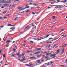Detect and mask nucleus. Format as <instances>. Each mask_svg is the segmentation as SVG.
Masks as SVG:
<instances>
[{
    "mask_svg": "<svg viewBox=\"0 0 67 67\" xmlns=\"http://www.w3.org/2000/svg\"><path fill=\"white\" fill-rule=\"evenodd\" d=\"M59 53V52H57L56 54H58Z\"/></svg>",
    "mask_w": 67,
    "mask_h": 67,
    "instance_id": "obj_59",
    "label": "nucleus"
},
{
    "mask_svg": "<svg viewBox=\"0 0 67 67\" xmlns=\"http://www.w3.org/2000/svg\"><path fill=\"white\" fill-rule=\"evenodd\" d=\"M15 47L16 48V49H17L18 48V47L17 46H15Z\"/></svg>",
    "mask_w": 67,
    "mask_h": 67,
    "instance_id": "obj_49",
    "label": "nucleus"
},
{
    "mask_svg": "<svg viewBox=\"0 0 67 67\" xmlns=\"http://www.w3.org/2000/svg\"><path fill=\"white\" fill-rule=\"evenodd\" d=\"M11 24H8V25L7 26H11Z\"/></svg>",
    "mask_w": 67,
    "mask_h": 67,
    "instance_id": "obj_26",
    "label": "nucleus"
},
{
    "mask_svg": "<svg viewBox=\"0 0 67 67\" xmlns=\"http://www.w3.org/2000/svg\"><path fill=\"white\" fill-rule=\"evenodd\" d=\"M56 45H57V44H55V45H54V46H53V47H55V46H56Z\"/></svg>",
    "mask_w": 67,
    "mask_h": 67,
    "instance_id": "obj_28",
    "label": "nucleus"
},
{
    "mask_svg": "<svg viewBox=\"0 0 67 67\" xmlns=\"http://www.w3.org/2000/svg\"><path fill=\"white\" fill-rule=\"evenodd\" d=\"M51 39L52 40V39H53V38H49V39L48 40H47V41H49V40H51Z\"/></svg>",
    "mask_w": 67,
    "mask_h": 67,
    "instance_id": "obj_17",
    "label": "nucleus"
},
{
    "mask_svg": "<svg viewBox=\"0 0 67 67\" xmlns=\"http://www.w3.org/2000/svg\"><path fill=\"white\" fill-rule=\"evenodd\" d=\"M35 58V57H30V58L32 59Z\"/></svg>",
    "mask_w": 67,
    "mask_h": 67,
    "instance_id": "obj_14",
    "label": "nucleus"
},
{
    "mask_svg": "<svg viewBox=\"0 0 67 67\" xmlns=\"http://www.w3.org/2000/svg\"><path fill=\"white\" fill-rule=\"evenodd\" d=\"M17 18H18V17H16V18L14 19V20H17Z\"/></svg>",
    "mask_w": 67,
    "mask_h": 67,
    "instance_id": "obj_24",
    "label": "nucleus"
},
{
    "mask_svg": "<svg viewBox=\"0 0 67 67\" xmlns=\"http://www.w3.org/2000/svg\"><path fill=\"white\" fill-rule=\"evenodd\" d=\"M54 6H59V8H62V6H61L60 5H54Z\"/></svg>",
    "mask_w": 67,
    "mask_h": 67,
    "instance_id": "obj_10",
    "label": "nucleus"
},
{
    "mask_svg": "<svg viewBox=\"0 0 67 67\" xmlns=\"http://www.w3.org/2000/svg\"><path fill=\"white\" fill-rule=\"evenodd\" d=\"M37 62H40V60H37Z\"/></svg>",
    "mask_w": 67,
    "mask_h": 67,
    "instance_id": "obj_40",
    "label": "nucleus"
},
{
    "mask_svg": "<svg viewBox=\"0 0 67 67\" xmlns=\"http://www.w3.org/2000/svg\"><path fill=\"white\" fill-rule=\"evenodd\" d=\"M48 57H49L48 56H47V57H45L44 58H45V59L47 58V59H48Z\"/></svg>",
    "mask_w": 67,
    "mask_h": 67,
    "instance_id": "obj_25",
    "label": "nucleus"
},
{
    "mask_svg": "<svg viewBox=\"0 0 67 67\" xmlns=\"http://www.w3.org/2000/svg\"><path fill=\"white\" fill-rule=\"evenodd\" d=\"M11 3V1H9L7 2V3Z\"/></svg>",
    "mask_w": 67,
    "mask_h": 67,
    "instance_id": "obj_16",
    "label": "nucleus"
},
{
    "mask_svg": "<svg viewBox=\"0 0 67 67\" xmlns=\"http://www.w3.org/2000/svg\"><path fill=\"white\" fill-rule=\"evenodd\" d=\"M67 2V0H64V1H61L60 2H63V3H66Z\"/></svg>",
    "mask_w": 67,
    "mask_h": 67,
    "instance_id": "obj_3",
    "label": "nucleus"
},
{
    "mask_svg": "<svg viewBox=\"0 0 67 67\" xmlns=\"http://www.w3.org/2000/svg\"><path fill=\"white\" fill-rule=\"evenodd\" d=\"M10 41H11L10 40H7L6 41V43H9L10 42Z\"/></svg>",
    "mask_w": 67,
    "mask_h": 67,
    "instance_id": "obj_9",
    "label": "nucleus"
},
{
    "mask_svg": "<svg viewBox=\"0 0 67 67\" xmlns=\"http://www.w3.org/2000/svg\"><path fill=\"white\" fill-rule=\"evenodd\" d=\"M51 35H52V36H55V35H54V33H52V34H51Z\"/></svg>",
    "mask_w": 67,
    "mask_h": 67,
    "instance_id": "obj_12",
    "label": "nucleus"
},
{
    "mask_svg": "<svg viewBox=\"0 0 67 67\" xmlns=\"http://www.w3.org/2000/svg\"><path fill=\"white\" fill-rule=\"evenodd\" d=\"M50 35L49 34H47V35H46V37H45V38H47V37H48Z\"/></svg>",
    "mask_w": 67,
    "mask_h": 67,
    "instance_id": "obj_7",
    "label": "nucleus"
},
{
    "mask_svg": "<svg viewBox=\"0 0 67 67\" xmlns=\"http://www.w3.org/2000/svg\"><path fill=\"white\" fill-rule=\"evenodd\" d=\"M52 18H53V19H55V16H52Z\"/></svg>",
    "mask_w": 67,
    "mask_h": 67,
    "instance_id": "obj_18",
    "label": "nucleus"
},
{
    "mask_svg": "<svg viewBox=\"0 0 67 67\" xmlns=\"http://www.w3.org/2000/svg\"><path fill=\"white\" fill-rule=\"evenodd\" d=\"M25 55V54L24 53H22V54L21 55L22 56H24Z\"/></svg>",
    "mask_w": 67,
    "mask_h": 67,
    "instance_id": "obj_8",
    "label": "nucleus"
},
{
    "mask_svg": "<svg viewBox=\"0 0 67 67\" xmlns=\"http://www.w3.org/2000/svg\"><path fill=\"white\" fill-rule=\"evenodd\" d=\"M52 54V52H51L49 53H48L46 54V55H50V54Z\"/></svg>",
    "mask_w": 67,
    "mask_h": 67,
    "instance_id": "obj_6",
    "label": "nucleus"
},
{
    "mask_svg": "<svg viewBox=\"0 0 67 67\" xmlns=\"http://www.w3.org/2000/svg\"><path fill=\"white\" fill-rule=\"evenodd\" d=\"M48 45H47L45 46V47H48Z\"/></svg>",
    "mask_w": 67,
    "mask_h": 67,
    "instance_id": "obj_63",
    "label": "nucleus"
},
{
    "mask_svg": "<svg viewBox=\"0 0 67 67\" xmlns=\"http://www.w3.org/2000/svg\"><path fill=\"white\" fill-rule=\"evenodd\" d=\"M25 66H29V65L27 64H26Z\"/></svg>",
    "mask_w": 67,
    "mask_h": 67,
    "instance_id": "obj_61",
    "label": "nucleus"
},
{
    "mask_svg": "<svg viewBox=\"0 0 67 67\" xmlns=\"http://www.w3.org/2000/svg\"><path fill=\"white\" fill-rule=\"evenodd\" d=\"M56 55V54H51V56H52V57H53L54 58H55L56 57L55 56Z\"/></svg>",
    "mask_w": 67,
    "mask_h": 67,
    "instance_id": "obj_2",
    "label": "nucleus"
},
{
    "mask_svg": "<svg viewBox=\"0 0 67 67\" xmlns=\"http://www.w3.org/2000/svg\"><path fill=\"white\" fill-rule=\"evenodd\" d=\"M25 8H22V9H21V10H25Z\"/></svg>",
    "mask_w": 67,
    "mask_h": 67,
    "instance_id": "obj_56",
    "label": "nucleus"
},
{
    "mask_svg": "<svg viewBox=\"0 0 67 67\" xmlns=\"http://www.w3.org/2000/svg\"><path fill=\"white\" fill-rule=\"evenodd\" d=\"M50 65V63H49L47 64V66L48 65Z\"/></svg>",
    "mask_w": 67,
    "mask_h": 67,
    "instance_id": "obj_37",
    "label": "nucleus"
},
{
    "mask_svg": "<svg viewBox=\"0 0 67 67\" xmlns=\"http://www.w3.org/2000/svg\"><path fill=\"white\" fill-rule=\"evenodd\" d=\"M9 5V4H4L3 6L4 7H6V6H8Z\"/></svg>",
    "mask_w": 67,
    "mask_h": 67,
    "instance_id": "obj_5",
    "label": "nucleus"
},
{
    "mask_svg": "<svg viewBox=\"0 0 67 67\" xmlns=\"http://www.w3.org/2000/svg\"><path fill=\"white\" fill-rule=\"evenodd\" d=\"M36 52V53H37V54H38V53H40V51H38V52Z\"/></svg>",
    "mask_w": 67,
    "mask_h": 67,
    "instance_id": "obj_36",
    "label": "nucleus"
},
{
    "mask_svg": "<svg viewBox=\"0 0 67 67\" xmlns=\"http://www.w3.org/2000/svg\"><path fill=\"white\" fill-rule=\"evenodd\" d=\"M30 9L28 10L27 11L26 10V12H28L29 11H30Z\"/></svg>",
    "mask_w": 67,
    "mask_h": 67,
    "instance_id": "obj_30",
    "label": "nucleus"
},
{
    "mask_svg": "<svg viewBox=\"0 0 67 67\" xmlns=\"http://www.w3.org/2000/svg\"><path fill=\"white\" fill-rule=\"evenodd\" d=\"M10 15V14H8V15H6V16H9Z\"/></svg>",
    "mask_w": 67,
    "mask_h": 67,
    "instance_id": "obj_35",
    "label": "nucleus"
},
{
    "mask_svg": "<svg viewBox=\"0 0 67 67\" xmlns=\"http://www.w3.org/2000/svg\"><path fill=\"white\" fill-rule=\"evenodd\" d=\"M0 27L1 28H3V27H4V26H1Z\"/></svg>",
    "mask_w": 67,
    "mask_h": 67,
    "instance_id": "obj_31",
    "label": "nucleus"
},
{
    "mask_svg": "<svg viewBox=\"0 0 67 67\" xmlns=\"http://www.w3.org/2000/svg\"><path fill=\"white\" fill-rule=\"evenodd\" d=\"M9 65V63L5 65V66H6L7 65Z\"/></svg>",
    "mask_w": 67,
    "mask_h": 67,
    "instance_id": "obj_47",
    "label": "nucleus"
},
{
    "mask_svg": "<svg viewBox=\"0 0 67 67\" xmlns=\"http://www.w3.org/2000/svg\"><path fill=\"white\" fill-rule=\"evenodd\" d=\"M29 27V26H28L26 27L25 28V29H27V27Z\"/></svg>",
    "mask_w": 67,
    "mask_h": 67,
    "instance_id": "obj_53",
    "label": "nucleus"
},
{
    "mask_svg": "<svg viewBox=\"0 0 67 67\" xmlns=\"http://www.w3.org/2000/svg\"><path fill=\"white\" fill-rule=\"evenodd\" d=\"M36 56L37 57H40V56H41V55H36Z\"/></svg>",
    "mask_w": 67,
    "mask_h": 67,
    "instance_id": "obj_15",
    "label": "nucleus"
},
{
    "mask_svg": "<svg viewBox=\"0 0 67 67\" xmlns=\"http://www.w3.org/2000/svg\"><path fill=\"white\" fill-rule=\"evenodd\" d=\"M31 25L32 26H35V25H33V24H32Z\"/></svg>",
    "mask_w": 67,
    "mask_h": 67,
    "instance_id": "obj_57",
    "label": "nucleus"
},
{
    "mask_svg": "<svg viewBox=\"0 0 67 67\" xmlns=\"http://www.w3.org/2000/svg\"><path fill=\"white\" fill-rule=\"evenodd\" d=\"M36 41H40V40H41V39H36Z\"/></svg>",
    "mask_w": 67,
    "mask_h": 67,
    "instance_id": "obj_38",
    "label": "nucleus"
},
{
    "mask_svg": "<svg viewBox=\"0 0 67 67\" xmlns=\"http://www.w3.org/2000/svg\"><path fill=\"white\" fill-rule=\"evenodd\" d=\"M29 8V6H27L26 7H25V8H26V9H28V8Z\"/></svg>",
    "mask_w": 67,
    "mask_h": 67,
    "instance_id": "obj_19",
    "label": "nucleus"
},
{
    "mask_svg": "<svg viewBox=\"0 0 67 67\" xmlns=\"http://www.w3.org/2000/svg\"><path fill=\"white\" fill-rule=\"evenodd\" d=\"M59 8V7L58 6H57V7H55V8Z\"/></svg>",
    "mask_w": 67,
    "mask_h": 67,
    "instance_id": "obj_55",
    "label": "nucleus"
},
{
    "mask_svg": "<svg viewBox=\"0 0 67 67\" xmlns=\"http://www.w3.org/2000/svg\"><path fill=\"white\" fill-rule=\"evenodd\" d=\"M13 51H14V52H15V51H16V49H13Z\"/></svg>",
    "mask_w": 67,
    "mask_h": 67,
    "instance_id": "obj_32",
    "label": "nucleus"
},
{
    "mask_svg": "<svg viewBox=\"0 0 67 67\" xmlns=\"http://www.w3.org/2000/svg\"><path fill=\"white\" fill-rule=\"evenodd\" d=\"M34 5H35V6H37V5H38V4L35 3L34 4Z\"/></svg>",
    "mask_w": 67,
    "mask_h": 67,
    "instance_id": "obj_13",
    "label": "nucleus"
},
{
    "mask_svg": "<svg viewBox=\"0 0 67 67\" xmlns=\"http://www.w3.org/2000/svg\"><path fill=\"white\" fill-rule=\"evenodd\" d=\"M16 55H20V54L19 53H16Z\"/></svg>",
    "mask_w": 67,
    "mask_h": 67,
    "instance_id": "obj_29",
    "label": "nucleus"
},
{
    "mask_svg": "<svg viewBox=\"0 0 67 67\" xmlns=\"http://www.w3.org/2000/svg\"><path fill=\"white\" fill-rule=\"evenodd\" d=\"M33 65V64H30V66H32V65Z\"/></svg>",
    "mask_w": 67,
    "mask_h": 67,
    "instance_id": "obj_60",
    "label": "nucleus"
},
{
    "mask_svg": "<svg viewBox=\"0 0 67 67\" xmlns=\"http://www.w3.org/2000/svg\"><path fill=\"white\" fill-rule=\"evenodd\" d=\"M67 45V44H65L64 45V46H65V47H66V46Z\"/></svg>",
    "mask_w": 67,
    "mask_h": 67,
    "instance_id": "obj_64",
    "label": "nucleus"
},
{
    "mask_svg": "<svg viewBox=\"0 0 67 67\" xmlns=\"http://www.w3.org/2000/svg\"><path fill=\"white\" fill-rule=\"evenodd\" d=\"M3 13L5 14V13H7V11H4L3 12Z\"/></svg>",
    "mask_w": 67,
    "mask_h": 67,
    "instance_id": "obj_21",
    "label": "nucleus"
},
{
    "mask_svg": "<svg viewBox=\"0 0 67 67\" xmlns=\"http://www.w3.org/2000/svg\"><path fill=\"white\" fill-rule=\"evenodd\" d=\"M30 42L31 43H34V42L33 41H30Z\"/></svg>",
    "mask_w": 67,
    "mask_h": 67,
    "instance_id": "obj_22",
    "label": "nucleus"
},
{
    "mask_svg": "<svg viewBox=\"0 0 67 67\" xmlns=\"http://www.w3.org/2000/svg\"><path fill=\"white\" fill-rule=\"evenodd\" d=\"M2 49H1L0 51V55L1 54V51H2Z\"/></svg>",
    "mask_w": 67,
    "mask_h": 67,
    "instance_id": "obj_41",
    "label": "nucleus"
},
{
    "mask_svg": "<svg viewBox=\"0 0 67 67\" xmlns=\"http://www.w3.org/2000/svg\"><path fill=\"white\" fill-rule=\"evenodd\" d=\"M12 56H13V57H14V55H12Z\"/></svg>",
    "mask_w": 67,
    "mask_h": 67,
    "instance_id": "obj_62",
    "label": "nucleus"
},
{
    "mask_svg": "<svg viewBox=\"0 0 67 67\" xmlns=\"http://www.w3.org/2000/svg\"><path fill=\"white\" fill-rule=\"evenodd\" d=\"M6 40H7V38H5V39L4 40V41L5 42V41Z\"/></svg>",
    "mask_w": 67,
    "mask_h": 67,
    "instance_id": "obj_58",
    "label": "nucleus"
},
{
    "mask_svg": "<svg viewBox=\"0 0 67 67\" xmlns=\"http://www.w3.org/2000/svg\"><path fill=\"white\" fill-rule=\"evenodd\" d=\"M20 33H21V34H23V32L22 31V32H20Z\"/></svg>",
    "mask_w": 67,
    "mask_h": 67,
    "instance_id": "obj_48",
    "label": "nucleus"
},
{
    "mask_svg": "<svg viewBox=\"0 0 67 67\" xmlns=\"http://www.w3.org/2000/svg\"><path fill=\"white\" fill-rule=\"evenodd\" d=\"M18 60H20V62H23L24 60H26V59H18Z\"/></svg>",
    "mask_w": 67,
    "mask_h": 67,
    "instance_id": "obj_1",
    "label": "nucleus"
},
{
    "mask_svg": "<svg viewBox=\"0 0 67 67\" xmlns=\"http://www.w3.org/2000/svg\"><path fill=\"white\" fill-rule=\"evenodd\" d=\"M57 1L58 2H60V0H58Z\"/></svg>",
    "mask_w": 67,
    "mask_h": 67,
    "instance_id": "obj_20",
    "label": "nucleus"
},
{
    "mask_svg": "<svg viewBox=\"0 0 67 67\" xmlns=\"http://www.w3.org/2000/svg\"><path fill=\"white\" fill-rule=\"evenodd\" d=\"M0 63H1V64H2V63H3V61H1V62H0Z\"/></svg>",
    "mask_w": 67,
    "mask_h": 67,
    "instance_id": "obj_39",
    "label": "nucleus"
},
{
    "mask_svg": "<svg viewBox=\"0 0 67 67\" xmlns=\"http://www.w3.org/2000/svg\"><path fill=\"white\" fill-rule=\"evenodd\" d=\"M41 49V48H38L37 49V51H39V50H40Z\"/></svg>",
    "mask_w": 67,
    "mask_h": 67,
    "instance_id": "obj_11",
    "label": "nucleus"
},
{
    "mask_svg": "<svg viewBox=\"0 0 67 67\" xmlns=\"http://www.w3.org/2000/svg\"><path fill=\"white\" fill-rule=\"evenodd\" d=\"M49 63H50V64H53V62H50Z\"/></svg>",
    "mask_w": 67,
    "mask_h": 67,
    "instance_id": "obj_52",
    "label": "nucleus"
},
{
    "mask_svg": "<svg viewBox=\"0 0 67 67\" xmlns=\"http://www.w3.org/2000/svg\"><path fill=\"white\" fill-rule=\"evenodd\" d=\"M15 29V28L14 27V28L13 29H12V30H14V29Z\"/></svg>",
    "mask_w": 67,
    "mask_h": 67,
    "instance_id": "obj_51",
    "label": "nucleus"
},
{
    "mask_svg": "<svg viewBox=\"0 0 67 67\" xmlns=\"http://www.w3.org/2000/svg\"><path fill=\"white\" fill-rule=\"evenodd\" d=\"M45 37V36L41 37L40 38H43V37Z\"/></svg>",
    "mask_w": 67,
    "mask_h": 67,
    "instance_id": "obj_45",
    "label": "nucleus"
},
{
    "mask_svg": "<svg viewBox=\"0 0 67 67\" xmlns=\"http://www.w3.org/2000/svg\"><path fill=\"white\" fill-rule=\"evenodd\" d=\"M60 49H59L58 50H57V52L59 53V51H60Z\"/></svg>",
    "mask_w": 67,
    "mask_h": 67,
    "instance_id": "obj_23",
    "label": "nucleus"
},
{
    "mask_svg": "<svg viewBox=\"0 0 67 67\" xmlns=\"http://www.w3.org/2000/svg\"><path fill=\"white\" fill-rule=\"evenodd\" d=\"M22 8V7H19L18 8V9H21Z\"/></svg>",
    "mask_w": 67,
    "mask_h": 67,
    "instance_id": "obj_27",
    "label": "nucleus"
},
{
    "mask_svg": "<svg viewBox=\"0 0 67 67\" xmlns=\"http://www.w3.org/2000/svg\"><path fill=\"white\" fill-rule=\"evenodd\" d=\"M45 56V55H42V57H44V56Z\"/></svg>",
    "mask_w": 67,
    "mask_h": 67,
    "instance_id": "obj_46",
    "label": "nucleus"
},
{
    "mask_svg": "<svg viewBox=\"0 0 67 67\" xmlns=\"http://www.w3.org/2000/svg\"><path fill=\"white\" fill-rule=\"evenodd\" d=\"M64 31V30L63 29H61V31Z\"/></svg>",
    "mask_w": 67,
    "mask_h": 67,
    "instance_id": "obj_50",
    "label": "nucleus"
},
{
    "mask_svg": "<svg viewBox=\"0 0 67 67\" xmlns=\"http://www.w3.org/2000/svg\"><path fill=\"white\" fill-rule=\"evenodd\" d=\"M15 41H14L12 43V44H13V43H15Z\"/></svg>",
    "mask_w": 67,
    "mask_h": 67,
    "instance_id": "obj_44",
    "label": "nucleus"
},
{
    "mask_svg": "<svg viewBox=\"0 0 67 67\" xmlns=\"http://www.w3.org/2000/svg\"><path fill=\"white\" fill-rule=\"evenodd\" d=\"M61 67H63V66H65V65H60Z\"/></svg>",
    "mask_w": 67,
    "mask_h": 67,
    "instance_id": "obj_43",
    "label": "nucleus"
},
{
    "mask_svg": "<svg viewBox=\"0 0 67 67\" xmlns=\"http://www.w3.org/2000/svg\"><path fill=\"white\" fill-rule=\"evenodd\" d=\"M8 1H4L3 0L2 1V2H2V3H7V2Z\"/></svg>",
    "mask_w": 67,
    "mask_h": 67,
    "instance_id": "obj_4",
    "label": "nucleus"
},
{
    "mask_svg": "<svg viewBox=\"0 0 67 67\" xmlns=\"http://www.w3.org/2000/svg\"><path fill=\"white\" fill-rule=\"evenodd\" d=\"M32 14H34V15H35V14L34 12H33L32 13Z\"/></svg>",
    "mask_w": 67,
    "mask_h": 67,
    "instance_id": "obj_42",
    "label": "nucleus"
},
{
    "mask_svg": "<svg viewBox=\"0 0 67 67\" xmlns=\"http://www.w3.org/2000/svg\"><path fill=\"white\" fill-rule=\"evenodd\" d=\"M24 12H25V11H23L22 12H21V13H24Z\"/></svg>",
    "mask_w": 67,
    "mask_h": 67,
    "instance_id": "obj_54",
    "label": "nucleus"
},
{
    "mask_svg": "<svg viewBox=\"0 0 67 67\" xmlns=\"http://www.w3.org/2000/svg\"><path fill=\"white\" fill-rule=\"evenodd\" d=\"M3 57H5V55L4 54H3Z\"/></svg>",
    "mask_w": 67,
    "mask_h": 67,
    "instance_id": "obj_33",
    "label": "nucleus"
},
{
    "mask_svg": "<svg viewBox=\"0 0 67 67\" xmlns=\"http://www.w3.org/2000/svg\"><path fill=\"white\" fill-rule=\"evenodd\" d=\"M31 52V50L29 51H27L26 52L27 53H30V52Z\"/></svg>",
    "mask_w": 67,
    "mask_h": 67,
    "instance_id": "obj_34",
    "label": "nucleus"
}]
</instances>
